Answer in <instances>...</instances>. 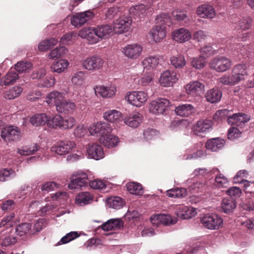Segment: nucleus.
Returning <instances> with one entry per match:
<instances>
[{
	"mask_svg": "<svg viewBox=\"0 0 254 254\" xmlns=\"http://www.w3.org/2000/svg\"><path fill=\"white\" fill-rule=\"evenodd\" d=\"M248 75L247 64H239L233 67L231 75L224 74L218 79V81L224 85L233 86L244 80Z\"/></svg>",
	"mask_w": 254,
	"mask_h": 254,
	"instance_id": "nucleus-1",
	"label": "nucleus"
},
{
	"mask_svg": "<svg viewBox=\"0 0 254 254\" xmlns=\"http://www.w3.org/2000/svg\"><path fill=\"white\" fill-rule=\"evenodd\" d=\"M156 20L157 23H160L154 27L150 31L149 35L156 43L160 42L163 39L166 34V28L164 25L170 26L172 24L171 18L167 14H161L158 16Z\"/></svg>",
	"mask_w": 254,
	"mask_h": 254,
	"instance_id": "nucleus-2",
	"label": "nucleus"
},
{
	"mask_svg": "<svg viewBox=\"0 0 254 254\" xmlns=\"http://www.w3.org/2000/svg\"><path fill=\"white\" fill-rule=\"evenodd\" d=\"M203 226L210 230H218L222 227L223 221L222 218L216 214H206L201 218Z\"/></svg>",
	"mask_w": 254,
	"mask_h": 254,
	"instance_id": "nucleus-3",
	"label": "nucleus"
},
{
	"mask_svg": "<svg viewBox=\"0 0 254 254\" xmlns=\"http://www.w3.org/2000/svg\"><path fill=\"white\" fill-rule=\"evenodd\" d=\"M148 98L146 92L142 91H135L128 92L125 96V99L130 104L139 107L144 105Z\"/></svg>",
	"mask_w": 254,
	"mask_h": 254,
	"instance_id": "nucleus-4",
	"label": "nucleus"
},
{
	"mask_svg": "<svg viewBox=\"0 0 254 254\" xmlns=\"http://www.w3.org/2000/svg\"><path fill=\"white\" fill-rule=\"evenodd\" d=\"M232 65L231 60L224 56L215 57L209 63L210 68L217 72L226 71L231 68Z\"/></svg>",
	"mask_w": 254,
	"mask_h": 254,
	"instance_id": "nucleus-5",
	"label": "nucleus"
},
{
	"mask_svg": "<svg viewBox=\"0 0 254 254\" xmlns=\"http://www.w3.org/2000/svg\"><path fill=\"white\" fill-rule=\"evenodd\" d=\"M143 48L140 44L133 43L127 44L122 47L121 51L124 56L130 60H136L142 54Z\"/></svg>",
	"mask_w": 254,
	"mask_h": 254,
	"instance_id": "nucleus-6",
	"label": "nucleus"
},
{
	"mask_svg": "<svg viewBox=\"0 0 254 254\" xmlns=\"http://www.w3.org/2000/svg\"><path fill=\"white\" fill-rule=\"evenodd\" d=\"M1 137L6 142H16L20 139L21 132L18 127L9 126L1 130Z\"/></svg>",
	"mask_w": 254,
	"mask_h": 254,
	"instance_id": "nucleus-7",
	"label": "nucleus"
},
{
	"mask_svg": "<svg viewBox=\"0 0 254 254\" xmlns=\"http://www.w3.org/2000/svg\"><path fill=\"white\" fill-rule=\"evenodd\" d=\"M170 102L165 98H158L148 105L149 112L156 115L163 114L169 106Z\"/></svg>",
	"mask_w": 254,
	"mask_h": 254,
	"instance_id": "nucleus-8",
	"label": "nucleus"
},
{
	"mask_svg": "<svg viewBox=\"0 0 254 254\" xmlns=\"http://www.w3.org/2000/svg\"><path fill=\"white\" fill-rule=\"evenodd\" d=\"M178 79L179 76L176 71L167 69L161 74L159 81L163 87H170L176 83Z\"/></svg>",
	"mask_w": 254,
	"mask_h": 254,
	"instance_id": "nucleus-9",
	"label": "nucleus"
},
{
	"mask_svg": "<svg viewBox=\"0 0 254 254\" xmlns=\"http://www.w3.org/2000/svg\"><path fill=\"white\" fill-rule=\"evenodd\" d=\"M93 16V12L89 10L75 13L71 17V23L75 27H81L92 19Z\"/></svg>",
	"mask_w": 254,
	"mask_h": 254,
	"instance_id": "nucleus-10",
	"label": "nucleus"
},
{
	"mask_svg": "<svg viewBox=\"0 0 254 254\" xmlns=\"http://www.w3.org/2000/svg\"><path fill=\"white\" fill-rule=\"evenodd\" d=\"M94 90L95 94L97 96H101L103 98H111L116 94L117 87L114 84H111L106 86L99 85L95 86Z\"/></svg>",
	"mask_w": 254,
	"mask_h": 254,
	"instance_id": "nucleus-11",
	"label": "nucleus"
},
{
	"mask_svg": "<svg viewBox=\"0 0 254 254\" xmlns=\"http://www.w3.org/2000/svg\"><path fill=\"white\" fill-rule=\"evenodd\" d=\"M132 23V19L130 17L123 15L120 17L114 24L113 30L115 33L121 34L127 31Z\"/></svg>",
	"mask_w": 254,
	"mask_h": 254,
	"instance_id": "nucleus-12",
	"label": "nucleus"
},
{
	"mask_svg": "<svg viewBox=\"0 0 254 254\" xmlns=\"http://www.w3.org/2000/svg\"><path fill=\"white\" fill-rule=\"evenodd\" d=\"M150 221L153 225L158 226L161 224L164 225L174 224L177 222V219L168 214H156L150 217Z\"/></svg>",
	"mask_w": 254,
	"mask_h": 254,
	"instance_id": "nucleus-13",
	"label": "nucleus"
},
{
	"mask_svg": "<svg viewBox=\"0 0 254 254\" xmlns=\"http://www.w3.org/2000/svg\"><path fill=\"white\" fill-rule=\"evenodd\" d=\"M104 64V61L101 58L91 57L87 58L83 61L82 65L88 70L94 71L101 68Z\"/></svg>",
	"mask_w": 254,
	"mask_h": 254,
	"instance_id": "nucleus-14",
	"label": "nucleus"
},
{
	"mask_svg": "<svg viewBox=\"0 0 254 254\" xmlns=\"http://www.w3.org/2000/svg\"><path fill=\"white\" fill-rule=\"evenodd\" d=\"M88 157L96 160H99L104 157L105 154L103 147L97 143L89 144L86 147Z\"/></svg>",
	"mask_w": 254,
	"mask_h": 254,
	"instance_id": "nucleus-15",
	"label": "nucleus"
},
{
	"mask_svg": "<svg viewBox=\"0 0 254 254\" xmlns=\"http://www.w3.org/2000/svg\"><path fill=\"white\" fill-rule=\"evenodd\" d=\"M76 146L75 143L70 140L62 141L52 147V151L62 155L68 153Z\"/></svg>",
	"mask_w": 254,
	"mask_h": 254,
	"instance_id": "nucleus-16",
	"label": "nucleus"
},
{
	"mask_svg": "<svg viewBox=\"0 0 254 254\" xmlns=\"http://www.w3.org/2000/svg\"><path fill=\"white\" fill-rule=\"evenodd\" d=\"M88 176L86 173L81 172H78L75 176V178L71 180L68 185L71 190L76 189L85 186L87 184Z\"/></svg>",
	"mask_w": 254,
	"mask_h": 254,
	"instance_id": "nucleus-17",
	"label": "nucleus"
},
{
	"mask_svg": "<svg viewBox=\"0 0 254 254\" xmlns=\"http://www.w3.org/2000/svg\"><path fill=\"white\" fill-rule=\"evenodd\" d=\"M97 34L96 28L88 27L81 29L78 35L82 38L86 39L89 43L93 44L99 41Z\"/></svg>",
	"mask_w": 254,
	"mask_h": 254,
	"instance_id": "nucleus-18",
	"label": "nucleus"
},
{
	"mask_svg": "<svg viewBox=\"0 0 254 254\" xmlns=\"http://www.w3.org/2000/svg\"><path fill=\"white\" fill-rule=\"evenodd\" d=\"M196 14L203 18L212 19L215 16L216 13L212 5L208 4H203L197 7Z\"/></svg>",
	"mask_w": 254,
	"mask_h": 254,
	"instance_id": "nucleus-19",
	"label": "nucleus"
},
{
	"mask_svg": "<svg viewBox=\"0 0 254 254\" xmlns=\"http://www.w3.org/2000/svg\"><path fill=\"white\" fill-rule=\"evenodd\" d=\"M191 37L190 31L185 28H180L172 32L173 39L178 43H184L188 41Z\"/></svg>",
	"mask_w": 254,
	"mask_h": 254,
	"instance_id": "nucleus-20",
	"label": "nucleus"
},
{
	"mask_svg": "<svg viewBox=\"0 0 254 254\" xmlns=\"http://www.w3.org/2000/svg\"><path fill=\"white\" fill-rule=\"evenodd\" d=\"M203 89V84L198 81H190L185 86L186 92L192 96H199Z\"/></svg>",
	"mask_w": 254,
	"mask_h": 254,
	"instance_id": "nucleus-21",
	"label": "nucleus"
},
{
	"mask_svg": "<svg viewBox=\"0 0 254 254\" xmlns=\"http://www.w3.org/2000/svg\"><path fill=\"white\" fill-rule=\"evenodd\" d=\"M212 126V123L210 120H200L193 127V133L197 135H200L202 133H205L210 130Z\"/></svg>",
	"mask_w": 254,
	"mask_h": 254,
	"instance_id": "nucleus-22",
	"label": "nucleus"
},
{
	"mask_svg": "<svg viewBox=\"0 0 254 254\" xmlns=\"http://www.w3.org/2000/svg\"><path fill=\"white\" fill-rule=\"evenodd\" d=\"M143 117L138 112H133L125 117V124L128 127L135 128L138 127L142 121Z\"/></svg>",
	"mask_w": 254,
	"mask_h": 254,
	"instance_id": "nucleus-23",
	"label": "nucleus"
},
{
	"mask_svg": "<svg viewBox=\"0 0 254 254\" xmlns=\"http://www.w3.org/2000/svg\"><path fill=\"white\" fill-rule=\"evenodd\" d=\"M177 216L182 219H188L194 216L196 213V209L186 206H179L176 212Z\"/></svg>",
	"mask_w": 254,
	"mask_h": 254,
	"instance_id": "nucleus-24",
	"label": "nucleus"
},
{
	"mask_svg": "<svg viewBox=\"0 0 254 254\" xmlns=\"http://www.w3.org/2000/svg\"><path fill=\"white\" fill-rule=\"evenodd\" d=\"M160 63V59L158 56L149 57L142 61L144 71L150 72L156 69Z\"/></svg>",
	"mask_w": 254,
	"mask_h": 254,
	"instance_id": "nucleus-25",
	"label": "nucleus"
},
{
	"mask_svg": "<svg viewBox=\"0 0 254 254\" xmlns=\"http://www.w3.org/2000/svg\"><path fill=\"white\" fill-rule=\"evenodd\" d=\"M76 108L75 103L70 100L66 99L64 97L57 107V111L60 113H71Z\"/></svg>",
	"mask_w": 254,
	"mask_h": 254,
	"instance_id": "nucleus-26",
	"label": "nucleus"
},
{
	"mask_svg": "<svg viewBox=\"0 0 254 254\" xmlns=\"http://www.w3.org/2000/svg\"><path fill=\"white\" fill-rule=\"evenodd\" d=\"M64 97V93L57 91H53L47 95L45 102L50 106H55L57 109Z\"/></svg>",
	"mask_w": 254,
	"mask_h": 254,
	"instance_id": "nucleus-27",
	"label": "nucleus"
},
{
	"mask_svg": "<svg viewBox=\"0 0 254 254\" xmlns=\"http://www.w3.org/2000/svg\"><path fill=\"white\" fill-rule=\"evenodd\" d=\"M103 118L108 122L117 124L122 120L123 116L121 112L113 109L105 112Z\"/></svg>",
	"mask_w": 254,
	"mask_h": 254,
	"instance_id": "nucleus-28",
	"label": "nucleus"
},
{
	"mask_svg": "<svg viewBox=\"0 0 254 254\" xmlns=\"http://www.w3.org/2000/svg\"><path fill=\"white\" fill-rule=\"evenodd\" d=\"M249 120L250 118L247 115L243 113H239L229 116L227 118V122L230 125H235L237 126H241L249 121Z\"/></svg>",
	"mask_w": 254,
	"mask_h": 254,
	"instance_id": "nucleus-29",
	"label": "nucleus"
},
{
	"mask_svg": "<svg viewBox=\"0 0 254 254\" xmlns=\"http://www.w3.org/2000/svg\"><path fill=\"white\" fill-rule=\"evenodd\" d=\"M131 16L134 17V18H140L141 16L147 15L149 13V7L145 5L141 4L131 7L129 10Z\"/></svg>",
	"mask_w": 254,
	"mask_h": 254,
	"instance_id": "nucleus-30",
	"label": "nucleus"
},
{
	"mask_svg": "<svg viewBox=\"0 0 254 254\" xmlns=\"http://www.w3.org/2000/svg\"><path fill=\"white\" fill-rule=\"evenodd\" d=\"M99 141L105 147L110 148L117 146L120 142V139L118 136L109 133L104 137H100Z\"/></svg>",
	"mask_w": 254,
	"mask_h": 254,
	"instance_id": "nucleus-31",
	"label": "nucleus"
},
{
	"mask_svg": "<svg viewBox=\"0 0 254 254\" xmlns=\"http://www.w3.org/2000/svg\"><path fill=\"white\" fill-rule=\"evenodd\" d=\"M225 144V140L217 137L210 139L205 143L206 148L212 151H217L222 148Z\"/></svg>",
	"mask_w": 254,
	"mask_h": 254,
	"instance_id": "nucleus-32",
	"label": "nucleus"
},
{
	"mask_svg": "<svg viewBox=\"0 0 254 254\" xmlns=\"http://www.w3.org/2000/svg\"><path fill=\"white\" fill-rule=\"evenodd\" d=\"M69 63L67 60L61 59L52 64L51 66L53 72L61 73L67 70Z\"/></svg>",
	"mask_w": 254,
	"mask_h": 254,
	"instance_id": "nucleus-33",
	"label": "nucleus"
},
{
	"mask_svg": "<svg viewBox=\"0 0 254 254\" xmlns=\"http://www.w3.org/2000/svg\"><path fill=\"white\" fill-rule=\"evenodd\" d=\"M92 196L88 192L79 193L75 197V203L80 206H84L92 201Z\"/></svg>",
	"mask_w": 254,
	"mask_h": 254,
	"instance_id": "nucleus-34",
	"label": "nucleus"
},
{
	"mask_svg": "<svg viewBox=\"0 0 254 254\" xmlns=\"http://www.w3.org/2000/svg\"><path fill=\"white\" fill-rule=\"evenodd\" d=\"M97 34L99 38V41L102 39H106L110 36L113 29L108 25H101L96 28Z\"/></svg>",
	"mask_w": 254,
	"mask_h": 254,
	"instance_id": "nucleus-35",
	"label": "nucleus"
},
{
	"mask_svg": "<svg viewBox=\"0 0 254 254\" xmlns=\"http://www.w3.org/2000/svg\"><path fill=\"white\" fill-rule=\"evenodd\" d=\"M236 202L231 197H225L222 200L221 207L224 212L229 213L236 208Z\"/></svg>",
	"mask_w": 254,
	"mask_h": 254,
	"instance_id": "nucleus-36",
	"label": "nucleus"
},
{
	"mask_svg": "<svg viewBox=\"0 0 254 254\" xmlns=\"http://www.w3.org/2000/svg\"><path fill=\"white\" fill-rule=\"evenodd\" d=\"M193 109L194 108L191 105L186 104L178 106L175 111L177 115L188 117L193 112Z\"/></svg>",
	"mask_w": 254,
	"mask_h": 254,
	"instance_id": "nucleus-37",
	"label": "nucleus"
},
{
	"mask_svg": "<svg viewBox=\"0 0 254 254\" xmlns=\"http://www.w3.org/2000/svg\"><path fill=\"white\" fill-rule=\"evenodd\" d=\"M85 78V73L84 71H77L73 74L71 78V82L74 86L80 87L84 84Z\"/></svg>",
	"mask_w": 254,
	"mask_h": 254,
	"instance_id": "nucleus-38",
	"label": "nucleus"
},
{
	"mask_svg": "<svg viewBox=\"0 0 254 254\" xmlns=\"http://www.w3.org/2000/svg\"><path fill=\"white\" fill-rule=\"evenodd\" d=\"M170 62L171 64L175 68H181L186 64L185 58L181 54L171 56Z\"/></svg>",
	"mask_w": 254,
	"mask_h": 254,
	"instance_id": "nucleus-39",
	"label": "nucleus"
},
{
	"mask_svg": "<svg viewBox=\"0 0 254 254\" xmlns=\"http://www.w3.org/2000/svg\"><path fill=\"white\" fill-rule=\"evenodd\" d=\"M221 97V92L216 89H211L208 90L205 95L207 101L212 103L219 102Z\"/></svg>",
	"mask_w": 254,
	"mask_h": 254,
	"instance_id": "nucleus-40",
	"label": "nucleus"
},
{
	"mask_svg": "<svg viewBox=\"0 0 254 254\" xmlns=\"http://www.w3.org/2000/svg\"><path fill=\"white\" fill-rule=\"evenodd\" d=\"M107 203L109 207L119 209L122 208L125 204L123 199L119 196L109 197L107 200Z\"/></svg>",
	"mask_w": 254,
	"mask_h": 254,
	"instance_id": "nucleus-41",
	"label": "nucleus"
},
{
	"mask_svg": "<svg viewBox=\"0 0 254 254\" xmlns=\"http://www.w3.org/2000/svg\"><path fill=\"white\" fill-rule=\"evenodd\" d=\"M23 89L19 86H15L5 91L4 97L11 100L18 97L22 92Z\"/></svg>",
	"mask_w": 254,
	"mask_h": 254,
	"instance_id": "nucleus-42",
	"label": "nucleus"
},
{
	"mask_svg": "<svg viewBox=\"0 0 254 254\" xmlns=\"http://www.w3.org/2000/svg\"><path fill=\"white\" fill-rule=\"evenodd\" d=\"M48 117L45 114H36L30 119L31 123L35 126L47 125Z\"/></svg>",
	"mask_w": 254,
	"mask_h": 254,
	"instance_id": "nucleus-43",
	"label": "nucleus"
},
{
	"mask_svg": "<svg viewBox=\"0 0 254 254\" xmlns=\"http://www.w3.org/2000/svg\"><path fill=\"white\" fill-rule=\"evenodd\" d=\"M18 74L14 72H8L1 80V85L8 86L15 83L18 79Z\"/></svg>",
	"mask_w": 254,
	"mask_h": 254,
	"instance_id": "nucleus-44",
	"label": "nucleus"
},
{
	"mask_svg": "<svg viewBox=\"0 0 254 254\" xmlns=\"http://www.w3.org/2000/svg\"><path fill=\"white\" fill-rule=\"evenodd\" d=\"M127 189L130 193L135 195H141L143 192L141 185L139 183L135 182L127 183Z\"/></svg>",
	"mask_w": 254,
	"mask_h": 254,
	"instance_id": "nucleus-45",
	"label": "nucleus"
},
{
	"mask_svg": "<svg viewBox=\"0 0 254 254\" xmlns=\"http://www.w3.org/2000/svg\"><path fill=\"white\" fill-rule=\"evenodd\" d=\"M57 42V40L53 38L43 40L39 43L38 45V49L40 51H47L55 46Z\"/></svg>",
	"mask_w": 254,
	"mask_h": 254,
	"instance_id": "nucleus-46",
	"label": "nucleus"
},
{
	"mask_svg": "<svg viewBox=\"0 0 254 254\" xmlns=\"http://www.w3.org/2000/svg\"><path fill=\"white\" fill-rule=\"evenodd\" d=\"M67 51L64 47H57L50 52L48 57L51 60L59 59L64 56Z\"/></svg>",
	"mask_w": 254,
	"mask_h": 254,
	"instance_id": "nucleus-47",
	"label": "nucleus"
},
{
	"mask_svg": "<svg viewBox=\"0 0 254 254\" xmlns=\"http://www.w3.org/2000/svg\"><path fill=\"white\" fill-rule=\"evenodd\" d=\"M31 225L29 223H23L16 227L15 231L18 235L22 236L28 234L31 230Z\"/></svg>",
	"mask_w": 254,
	"mask_h": 254,
	"instance_id": "nucleus-48",
	"label": "nucleus"
},
{
	"mask_svg": "<svg viewBox=\"0 0 254 254\" xmlns=\"http://www.w3.org/2000/svg\"><path fill=\"white\" fill-rule=\"evenodd\" d=\"M15 172L12 169H2L0 170V181L4 182L14 177Z\"/></svg>",
	"mask_w": 254,
	"mask_h": 254,
	"instance_id": "nucleus-49",
	"label": "nucleus"
},
{
	"mask_svg": "<svg viewBox=\"0 0 254 254\" xmlns=\"http://www.w3.org/2000/svg\"><path fill=\"white\" fill-rule=\"evenodd\" d=\"M62 122V117L59 115H56L52 119L48 117L47 121V125L53 128L60 127L61 128V125Z\"/></svg>",
	"mask_w": 254,
	"mask_h": 254,
	"instance_id": "nucleus-50",
	"label": "nucleus"
},
{
	"mask_svg": "<svg viewBox=\"0 0 254 254\" xmlns=\"http://www.w3.org/2000/svg\"><path fill=\"white\" fill-rule=\"evenodd\" d=\"M32 67V64L31 63L26 62H20L17 63L15 65V70L19 72H26L28 71Z\"/></svg>",
	"mask_w": 254,
	"mask_h": 254,
	"instance_id": "nucleus-51",
	"label": "nucleus"
},
{
	"mask_svg": "<svg viewBox=\"0 0 254 254\" xmlns=\"http://www.w3.org/2000/svg\"><path fill=\"white\" fill-rule=\"evenodd\" d=\"M38 148L36 144H34L31 146H23L21 149H18L17 152L21 155H30L33 154Z\"/></svg>",
	"mask_w": 254,
	"mask_h": 254,
	"instance_id": "nucleus-52",
	"label": "nucleus"
},
{
	"mask_svg": "<svg viewBox=\"0 0 254 254\" xmlns=\"http://www.w3.org/2000/svg\"><path fill=\"white\" fill-rule=\"evenodd\" d=\"M229 184L227 178L223 175L219 174L215 177V185L218 188H226Z\"/></svg>",
	"mask_w": 254,
	"mask_h": 254,
	"instance_id": "nucleus-53",
	"label": "nucleus"
},
{
	"mask_svg": "<svg viewBox=\"0 0 254 254\" xmlns=\"http://www.w3.org/2000/svg\"><path fill=\"white\" fill-rule=\"evenodd\" d=\"M113 128L110 124L108 123L101 122V125L100 126V137L105 136L109 133H111Z\"/></svg>",
	"mask_w": 254,
	"mask_h": 254,
	"instance_id": "nucleus-54",
	"label": "nucleus"
},
{
	"mask_svg": "<svg viewBox=\"0 0 254 254\" xmlns=\"http://www.w3.org/2000/svg\"><path fill=\"white\" fill-rule=\"evenodd\" d=\"M75 124V120L71 117H67L64 119L62 118V124L61 125V128L67 129L71 128L74 126Z\"/></svg>",
	"mask_w": 254,
	"mask_h": 254,
	"instance_id": "nucleus-55",
	"label": "nucleus"
},
{
	"mask_svg": "<svg viewBox=\"0 0 254 254\" xmlns=\"http://www.w3.org/2000/svg\"><path fill=\"white\" fill-rule=\"evenodd\" d=\"M192 65L197 69H201L205 66V58L202 56L198 58H193L191 61Z\"/></svg>",
	"mask_w": 254,
	"mask_h": 254,
	"instance_id": "nucleus-56",
	"label": "nucleus"
},
{
	"mask_svg": "<svg viewBox=\"0 0 254 254\" xmlns=\"http://www.w3.org/2000/svg\"><path fill=\"white\" fill-rule=\"evenodd\" d=\"M206 188L204 183L201 182H196L189 186V189L192 193L199 192L203 190Z\"/></svg>",
	"mask_w": 254,
	"mask_h": 254,
	"instance_id": "nucleus-57",
	"label": "nucleus"
},
{
	"mask_svg": "<svg viewBox=\"0 0 254 254\" xmlns=\"http://www.w3.org/2000/svg\"><path fill=\"white\" fill-rule=\"evenodd\" d=\"M252 23V19L250 17H247L239 20L238 21H235V23L237 24L240 29L242 30H246L249 28Z\"/></svg>",
	"mask_w": 254,
	"mask_h": 254,
	"instance_id": "nucleus-58",
	"label": "nucleus"
},
{
	"mask_svg": "<svg viewBox=\"0 0 254 254\" xmlns=\"http://www.w3.org/2000/svg\"><path fill=\"white\" fill-rule=\"evenodd\" d=\"M75 37L76 35L74 33L66 34L61 38L60 43L64 45H70L73 42V39Z\"/></svg>",
	"mask_w": 254,
	"mask_h": 254,
	"instance_id": "nucleus-59",
	"label": "nucleus"
},
{
	"mask_svg": "<svg viewBox=\"0 0 254 254\" xmlns=\"http://www.w3.org/2000/svg\"><path fill=\"white\" fill-rule=\"evenodd\" d=\"M102 245V241L98 238H91L89 239L85 244V247L88 250H91L93 248H96L99 245Z\"/></svg>",
	"mask_w": 254,
	"mask_h": 254,
	"instance_id": "nucleus-60",
	"label": "nucleus"
},
{
	"mask_svg": "<svg viewBox=\"0 0 254 254\" xmlns=\"http://www.w3.org/2000/svg\"><path fill=\"white\" fill-rule=\"evenodd\" d=\"M100 125H101V122H98L96 123L91 124L88 128L90 134L96 136H99Z\"/></svg>",
	"mask_w": 254,
	"mask_h": 254,
	"instance_id": "nucleus-61",
	"label": "nucleus"
},
{
	"mask_svg": "<svg viewBox=\"0 0 254 254\" xmlns=\"http://www.w3.org/2000/svg\"><path fill=\"white\" fill-rule=\"evenodd\" d=\"M241 132L238 128L235 127H231L228 132V138L229 139L233 140L240 136Z\"/></svg>",
	"mask_w": 254,
	"mask_h": 254,
	"instance_id": "nucleus-62",
	"label": "nucleus"
},
{
	"mask_svg": "<svg viewBox=\"0 0 254 254\" xmlns=\"http://www.w3.org/2000/svg\"><path fill=\"white\" fill-rule=\"evenodd\" d=\"M228 114L227 110H221L217 111L213 116V120L215 121H221L225 119Z\"/></svg>",
	"mask_w": 254,
	"mask_h": 254,
	"instance_id": "nucleus-63",
	"label": "nucleus"
},
{
	"mask_svg": "<svg viewBox=\"0 0 254 254\" xmlns=\"http://www.w3.org/2000/svg\"><path fill=\"white\" fill-rule=\"evenodd\" d=\"M172 14L175 19L177 21H182L187 17L186 11L178 9L173 11Z\"/></svg>",
	"mask_w": 254,
	"mask_h": 254,
	"instance_id": "nucleus-64",
	"label": "nucleus"
}]
</instances>
